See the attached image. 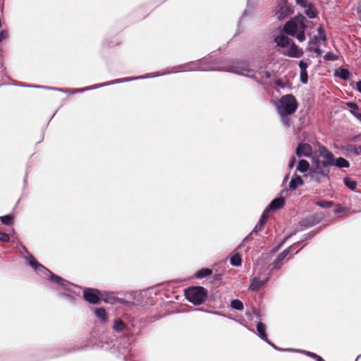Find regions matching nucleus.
Returning a JSON list of instances; mask_svg holds the SVG:
<instances>
[{
  "label": "nucleus",
  "mask_w": 361,
  "mask_h": 361,
  "mask_svg": "<svg viewBox=\"0 0 361 361\" xmlns=\"http://www.w3.org/2000/svg\"><path fill=\"white\" fill-rule=\"evenodd\" d=\"M314 358H315L317 361H324L320 356L317 355H314Z\"/></svg>",
  "instance_id": "nucleus-49"
},
{
  "label": "nucleus",
  "mask_w": 361,
  "mask_h": 361,
  "mask_svg": "<svg viewBox=\"0 0 361 361\" xmlns=\"http://www.w3.org/2000/svg\"><path fill=\"white\" fill-rule=\"evenodd\" d=\"M274 42L277 44L279 47L285 49L289 45L290 39L287 36L281 35L276 37L274 39Z\"/></svg>",
  "instance_id": "nucleus-12"
},
{
  "label": "nucleus",
  "mask_w": 361,
  "mask_h": 361,
  "mask_svg": "<svg viewBox=\"0 0 361 361\" xmlns=\"http://www.w3.org/2000/svg\"><path fill=\"white\" fill-rule=\"evenodd\" d=\"M334 75L343 80H348L350 78V72L348 69L339 68L335 70Z\"/></svg>",
  "instance_id": "nucleus-20"
},
{
  "label": "nucleus",
  "mask_w": 361,
  "mask_h": 361,
  "mask_svg": "<svg viewBox=\"0 0 361 361\" xmlns=\"http://www.w3.org/2000/svg\"><path fill=\"white\" fill-rule=\"evenodd\" d=\"M44 274H46L48 276H50V279H51V281H53L54 283H59V284H63V279H61V277L58 276H56L54 275V274H52L51 271H49V272H45Z\"/></svg>",
  "instance_id": "nucleus-26"
},
{
  "label": "nucleus",
  "mask_w": 361,
  "mask_h": 361,
  "mask_svg": "<svg viewBox=\"0 0 361 361\" xmlns=\"http://www.w3.org/2000/svg\"><path fill=\"white\" fill-rule=\"evenodd\" d=\"M185 295L188 301L194 305L203 303L207 298V292L203 287L195 286L185 290Z\"/></svg>",
  "instance_id": "nucleus-3"
},
{
  "label": "nucleus",
  "mask_w": 361,
  "mask_h": 361,
  "mask_svg": "<svg viewBox=\"0 0 361 361\" xmlns=\"http://www.w3.org/2000/svg\"><path fill=\"white\" fill-rule=\"evenodd\" d=\"M124 328V323L121 320H116L114 322V329L116 331H121Z\"/></svg>",
  "instance_id": "nucleus-33"
},
{
  "label": "nucleus",
  "mask_w": 361,
  "mask_h": 361,
  "mask_svg": "<svg viewBox=\"0 0 361 361\" xmlns=\"http://www.w3.org/2000/svg\"><path fill=\"white\" fill-rule=\"evenodd\" d=\"M324 58L325 60H328V61H335V60L338 59V56L330 51L327 52L324 55Z\"/></svg>",
  "instance_id": "nucleus-37"
},
{
  "label": "nucleus",
  "mask_w": 361,
  "mask_h": 361,
  "mask_svg": "<svg viewBox=\"0 0 361 361\" xmlns=\"http://www.w3.org/2000/svg\"><path fill=\"white\" fill-rule=\"evenodd\" d=\"M310 169V164L307 161L302 159L299 161L297 170L301 173L307 172Z\"/></svg>",
  "instance_id": "nucleus-21"
},
{
  "label": "nucleus",
  "mask_w": 361,
  "mask_h": 361,
  "mask_svg": "<svg viewBox=\"0 0 361 361\" xmlns=\"http://www.w3.org/2000/svg\"><path fill=\"white\" fill-rule=\"evenodd\" d=\"M310 63L311 61L310 59H307L306 61H300L298 63L300 72V81L303 84H306L307 82L308 75L307 72V68L309 67Z\"/></svg>",
  "instance_id": "nucleus-9"
},
{
  "label": "nucleus",
  "mask_w": 361,
  "mask_h": 361,
  "mask_svg": "<svg viewBox=\"0 0 361 361\" xmlns=\"http://www.w3.org/2000/svg\"><path fill=\"white\" fill-rule=\"evenodd\" d=\"M356 87L357 90L361 92V81H359L356 83Z\"/></svg>",
  "instance_id": "nucleus-48"
},
{
  "label": "nucleus",
  "mask_w": 361,
  "mask_h": 361,
  "mask_svg": "<svg viewBox=\"0 0 361 361\" xmlns=\"http://www.w3.org/2000/svg\"><path fill=\"white\" fill-rule=\"evenodd\" d=\"M319 152L320 156L324 159V161L321 162L322 166L327 168L329 166H331L334 160V154L323 146L319 147Z\"/></svg>",
  "instance_id": "nucleus-6"
},
{
  "label": "nucleus",
  "mask_w": 361,
  "mask_h": 361,
  "mask_svg": "<svg viewBox=\"0 0 361 361\" xmlns=\"http://www.w3.org/2000/svg\"><path fill=\"white\" fill-rule=\"evenodd\" d=\"M317 32H318V37L322 41H326V37L325 31L322 26L319 27V28L317 29Z\"/></svg>",
  "instance_id": "nucleus-34"
},
{
  "label": "nucleus",
  "mask_w": 361,
  "mask_h": 361,
  "mask_svg": "<svg viewBox=\"0 0 361 361\" xmlns=\"http://www.w3.org/2000/svg\"><path fill=\"white\" fill-rule=\"evenodd\" d=\"M305 17L299 15L287 22L283 27L285 32L289 35L295 37L299 42L305 40V29L306 27Z\"/></svg>",
  "instance_id": "nucleus-1"
},
{
  "label": "nucleus",
  "mask_w": 361,
  "mask_h": 361,
  "mask_svg": "<svg viewBox=\"0 0 361 361\" xmlns=\"http://www.w3.org/2000/svg\"><path fill=\"white\" fill-rule=\"evenodd\" d=\"M296 161V159L295 157H293L290 160V162L288 164V166L290 168V169H293V167L295 165V163Z\"/></svg>",
  "instance_id": "nucleus-43"
},
{
  "label": "nucleus",
  "mask_w": 361,
  "mask_h": 361,
  "mask_svg": "<svg viewBox=\"0 0 361 361\" xmlns=\"http://www.w3.org/2000/svg\"><path fill=\"white\" fill-rule=\"evenodd\" d=\"M292 13L293 10L286 1H282L276 6L275 15L279 20H283Z\"/></svg>",
  "instance_id": "nucleus-4"
},
{
  "label": "nucleus",
  "mask_w": 361,
  "mask_h": 361,
  "mask_svg": "<svg viewBox=\"0 0 361 361\" xmlns=\"http://www.w3.org/2000/svg\"><path fill=\"white\" fill-rule=\"evenodd\" d=\"M346 105L350 108V113L361 122V113L359 111L357 104L354 102H347Z\"/></svg>",
  "instance_id": "nucleus-14"
},
{
  "label": "nucleus",
  "mask_w": 361,
  "mask_h": 361,
  "mask_svg": "<svg viewBox=\"0 0 361 361\" xmlns=\"http://www.w3.org/2000/svg\"><path fill=\"white\" fill-rule=\"evenodd\" d=\"M275 83L277 86L281 88H285L289 86V83L288 82H283L281 80H277Z\"/></svg>",
  "instance_id": "nucleus-38"
},
{
  "label": "nucleus",
  "mask_w": 361,
  "mask_h": 361,
  "mask_svg": "<svg viewBox=\"0 0 361 361\" xmlns=\"http://www.w3.org/2000/svg\"><path fill=\"white\" fill-rule=\"evenodd\" d=\"M314 52H315L317 55H321V54H322V50H321L320 49H319V48L315 49Z\"/></svg>",
  "instance_id": "nucleus-50"
},
{
  "label": "nucleus",
  "mask_w": 361,
  "mask_h": 361,
  "mask_svg": "<svg viewBox=\"0 0 361 361\" xmlns=\"http://www.w3.org/2000/svg\"><path fill=\"white\" fill-rule=\"evenodd\" d=\"M303 185V180L300 176H295L289 183L290 188L291 190L296 189L298 186Z\"/></svg>",
  "instance_id": "nucleus-18"
},
{
  "label": "nucleus",
  "mask_w": 361,
  "mask_h": 361,
  "mask_svg": "<svg viewBox=\"0 0 361 361\" xmlns=\"http://www.w3.org/2000/svg\"><path fill=\"white\" fill-rule=\"evenodd\" d=\"M231 307L238 310H243L244 307L243 302L239 300H233L231 302Z\"/></svg>",
  "instance_id": "nucleus-24"
},
{
  "label": "nucleus",
  "mask_w": 361,
  "mask_h": 361,
  "mask_svg": "<svg viewBox=\"0 0 361 361\" xmlns=\"http://www.w3.org/2000/svg\"><path fill=\"white\" fill-rule=\"evenodd\" d=\"M317 205H318L320 207L322 208H328L331 207L333 205V202L331 201L327 200H322V201H317L316 202Z\"/></svg>",
  "instance_id": "nucleus-32"
},
{
  "label": "nucleus",
  "mask_w": 361,
  "mask_h": 361,
  "mask_svg": "<svg viewBox=\"0 0 361 361\" xmlns=\"http://www.w3.org/2000/svg\"><path fill=\"white\" fill-rule=\"evenodd\" d=\"M305 14L310 18H314L317 16L315 10L312 5H307V8L305 10Z\"/></svg>",
  "instance_id": "nucleus-27"
},
{
  "label": "nucleus",
  "mask_w": 361,
  "mask_h": 361,
  "mask_svg": "<svg viewBox=\"0 0 361 361\" xmlns=\"http://www.w3.org/2000/svg\"><path fill=\"white\" fill-rule=\"evenodd\" d=\"M345 211V209L341 207V206H336V209H334V212L336 214H338V213H341V212H343Z\"/></svg>",
  "instance_id": "nucleus-42"
},
{
  "label": "nucleus",
  "mask_w": 361,
  "mask_h": 361,
  "mask_svg": "<svg viewBox=\"0 0 361 361\" xmlns=\"http://www.w3.org/2000/svg\"><path fill=\"white\" fill-rule=\"evenodd\" d=\"M311 178L318 183H319L321 180H320V178L322 177L320 175H316L315 177L314 176H310Z\"/></svg>",
  "instance_id": "nucleus-45"
},
{
  "label": "nucleus",
  "mask_w": 361,
  "mask_h": 361,
  "mask_svg": "<svg viewBox=\"0 0 361 361\" xmlns=\"http://www.w3.org/2000/svg\"><path fill=\"white\" fill-rule=\"evenodd\" d=\"M13 221V216L11 215H6L1 217V221L3 224L6 225H10L11 224Z\"/></svg>",
  "instance_id": "nucleus-36"
},
{
  "label": "nucleus",
  "mask_w": 361,
  "mask_h": 361,
  "mask_svg": "<svg viewBox=\"0 0 361 361\" xmlns=\"http://www.w3.org/2000/svg\"><path fill=\"white\" fill-rule=\"evenodd\" d=\"M8 32H7L6 30H2V31L0 32V42H1L2 40H4V39H5L8 38Z\"/></svg>",
  "instance_id": "nucleus-40"
},
{
  "label": "nucleus",
  "mask_w": 361,
  "mask_h": 361,
  "mask_svg": "<svg viewBox=\"0 0 361 361\" xmlns=\"http://www.w3.org/2000/svg\"><path fill=\"white\" fill-rule=\"evenodd\" d=\"M29 264L38 272L45 273L49 272V270L44 266L40 264L34 257L30 256L28 258Z\"/></svg>",
  "instance_id": "nucleus-11"
},
{
  "label": "nucleus",
  "mask_w": 361,
  "mask_h": 361,
  "mask_svg": "<svg viewBox=\"0 0 361 361\" xmlns=\"http://www.w3.org/2000/svg\"><path fill=\"white\" fill-rule=\"evenodd\" d=\"M314 355L315 354L313 353H309V355L311 356L312 357H314Z\"/></svg>",
  "instance_id": "nucleus-51"
},
{
  "label": "nucleus",
  "mask_w": 361,
  "mask_h": 361,
  "mask_svg": "<svg viewBox=\"0 0 361 361\" xmlns=\"http://www.w3.org/2000/svg\"><path fill=\"white\" fill-rule=\"evenodd\" d=\"M267 212H268V210L266 209L264 213L262 214L259 221V230H262V228H263L264 224L266 223L267 219H268V216H267Z\"/></svg>",
  "instance_id": "nucleus-31"
},
{
  "label": "nucleus",
  "mask_w": 361,
  "mask_h": 361,
  "mask_svg": "<svg viewBox=\"0 0 361 361\" xmlns=\"http://www.w3.org/2000/svg\"><path fill=\"white\" fill-rule=\"evenodd\" d=\"M266 281H262L259 279L258 278H253L252 279L251 283L250 285L249 288L252 290L256 291L260 287H262L264 283Z\"/></svg>",
  "instance_id": "nucleus-17"
},
{
  "label": "nucleus",
  "mask_w": 361,
  "mask_h": 361,
  "mask_svg": "<svg viewBox=\"0 0 361 361\" xmlns=\"http://www.w3.org/2000/svg\"><path fill=\"white\" fill-rule=\"evenodd\" d=\"M95 314L102 321H105L106 319V311L104 308H97L95 310Z\"/></svg>",
  "instance_id": "nucleus-25"
},
{
  "label": "nucleus",
  "mask_w": 361,
  "mask_h": 361,
  "mask_svg": "<svg viewBox=\"0 0 361 361\" xmlns=\"http://www.w3.org/2000/svg\"><path fill=\"white\" fill-rule=\"evenodd\" d=\"M230 71H233L238 74H244L245 72L249 71V69L247 68H240L239 67H233L232 68L229 69Z\"/></svg>",
  "instance_id": "nucleus-35"
},
{
  "label": "nucleus",
  "mask_w": 361,
  "mask_h": 361,
  "mask_svg": "<svg viewBox=\"0 0 361 361\" xmlns=\"http://www.w3.org/2000/svg\"><path fill=\"white\" fill-rule=\"evenodd\" d=\"M230 262L233 266H240L242 263L240 255L238 253L235 254L231 257Z\"/></svg>",
  "instance_id": "nucleus-22"
},
{
  "label": "nucleus",
  "mask_w": 361,
  "mask_h": 361,
  "mask_svg": "<svg viewBox=\"0 0 361 361\" xmlns=\"http://www.w3.org/2000/svg\"><path fill=\"white\" fill-rule=\"evenodd\" d=\"M284 204V198L282 197L275 198L274 200L271 201L270 203L269 207L267 209V210L269 209H278L282 207Z\"/></svg>",
  "instance_id": "nucleus-13"
},
{
  "label": "nucleus",
  "mask_w": 361,
  "mask_h": 361,
  "mask_svg": "<svg viewBox=\"0 0 361 361\" xmlns=\"http://www.w3.org/2000/svg\"><path fill=\"white\" fill-rule=\"evenodd\" d=\"M344 183L351 190H355L357 185V182L350 178H345Z\"/></svg>",
  "instance_id": "nucleus-28"
},
{
  "label": "nucleus",
  "mask_w": 361,
  "mask_h": 361,
  "mask_svg": "<svg viewBox=\"0 0 361 361\" xmlns=\"http://www.w3.org/2000/svg\"><path fill=\"white\" fill-rule=\"evenodd\" d=\"M296 4L300 5V6L303 8H306L307 6V1L306 0H295Z\"/></svg>",
  "instance_id": "nucleus-41"
},
{
  "label": "nucleus",
  "mask_w": 361,
  "mask_h": 361,
  "mask_svg": "<svg viewBox=\"0 0 361 361\" xmlns=\"http://www.w3.org/2000/svg\"><path fill=\"white\" fill-rule=\"evenodd\" d=\"M282 54L289 57L300 58L303 55V51L293 42L289 47L283 50Z\"/></svg>",
  "instance_id": "nucleus-7"
},
{
  "label": "nucleus",
  "mask_w": 361,
  "mask_h": 361,
  "mask_svg": "<svg viewBox=\"0 0 361 361\" xmlns=\"http://www.w3.org/2000/svg\"><path fill=\"white\" fill-rule=\"evenodd\" d=\"M85 299L92 304H97L100 300V291L94 288H85L83 290Z\"/></svg>",
  "instance_id": "nucleus-5"
},
{
  "label": "nucleus",
  "mask_w": 361,
  "mask_h": 361,
  "mask_svg": "<svg viewBox=\"0 0 361 361\" xmlns=\"http://www.w3.org/2000/svg\"><path fill=\"white\" fill-rule=\"evenodd\" d=\"M293 248V246L286 249L285 250H283L281 253L282 255H283L285 256V257H287V255L290 253V250H292Z\"/></svg>",
  "instance_id": "nucleus-44"
},
{
  "label": "nucleus",
  "mask_w": 361,
  "mask_h": 361,
  "mask_svg": "<svg viewBox=\"0 0 361 361\" xmlns=\"http://www.w3.org/2000/svg\"><path fill=\"white\" fill-rule=\"evenodd\" d=\"M295 154L298 157H309L312 154V148L307 143H300L296 148Z\"/></svg>",
  "instance_id": "nucleus-8"
},
{
  "label": "nucleus",
  "mask_w": 361,
  "mask_h": 361,
  "mask_svg": "<svg viewBox=\"0 0 361 361\" xmlns=\"http://www.w3.org/2000/svg\"><path fill=\"white\" fill-rule=\"evenodd\" d=\"M346 152L353 155L361 154V145H348L345 147Z\"/></svg>",
  "instance_id": "nucleus-16"
},
{
  "label": "nucleus",
  "mask_w": 361,
  "mask_h": 361,
  "mask_svg": "<svg viewBox=\"0 0 361 361\" xmlns=\"http://www.w3.org/2000/svg\"><path fill=\"white\" fill-rule=\"evenodd\" d=\"M281 120L284 126H289L290 125V119L288 118V116L290 115V114H279Z\"/></svg>",
  "instance_id": "nucleus-29"
},
{
  "label": "nucleus",
  "mask_w": 361,
  "mask_h": 361,
  "mask_svg": "<svg viewBox=\"0 0 361 361\" xmlns=\"http://www.w3.org/2000/svg\"><path fill=\"white\" fill-rule=\"evenodd\" d=\"M331 166H334L338 168H348L350 166V163L343 157L334 158Z\"/></svg>",
  "instance_id": "nucleus-15"
},
{
  "label": "nucleus",
  "mask_w": 361,
  "mask_h": 361,
  "mask_svg": "<svg viewBox=\"0 0 361 361\" xmlns=\"http://www.w3.org/2000/svg\"><path fill=\"white\" fill-rule=\"evenodd\" d=\"M285 256L282 255V253L279 254L277 257V259L274 262V267L276 269H279L281 265L283 264V260L285 259Z\"/></svg>",
  "instance_id": "nucleus-30"
},
{
  "label": "nucleus",
  "mask_w": 361,
  "mask_h": 361,
  "mask_svg": "<svg viewBox=\"0 0 361 361\" xmlns=\"http://www.w3.org/2000/svg\"><path fill=\"white\" fill-rule=\"evenodd\" d=\"M357 14H358L359 19L361 20V4H360L358 5V7H357Z\"/></svg>",
  "instance_id": "nucleus-46"
},
{
  "label": "nucleus",
  "mask_w": 361,
  "mask_h": 361,
  "mask_svg": "<svg viewBox=\"0 0 361 361\" xmlns=\"http://www.w3.org/2000/svg\"><path fill=\"white\" fill-rule=\"evenodd\" d=\"M9 235L6 233L0 232V240L3 242H8L9 241Z\"/></svg>",
  "instance_id": "nucleus-39"
},
{
  "label": "nucleus",
  "mask_w": 361,
  "mask_h": 361,
  "mask_svg": "<svg viewBox=\"0 0 361 361\" xmlns=\"http://www.w3.org/2000/svg\"><path fill=\"white\" fill-rule=\"evenodd\" d=\"M259 224H258L255 228L253 229L252 233H257L258 231H259Z\"/></svg>",
  "instance_id": "nucleus-47"
},
{
  "label": "nucleus",
  "mask_w": 361,
  "mask_h": 361,
  "mask_svg": "<svg viewBox=\"0 0 361 361\" xmlns=\"http://www.w3.org/2000/svg\"><path fill=\"white\" fill-rule=\"evenodd\" d=\"M257 330L258 333V336L264 341L269 343L267 334H266V327L265 325L261 322L258 323L257 325Z\"/></svg>",
  "instance_id": "nucleus-19"
},
{
  "label": "nucleus",
  "mask_w": 361,
  "mask_h": 361,
  "mask_svg": "<svg viewBox=\"0 0 361 361\" xmlns=\"http://www.w3.org/2000/svg\"><path fill=\"white\" fill-rule=\"evenodd\" d=\"M276 106L278 114H293L298 109V103L293 94H288L281 97Z\"/></svg>",
  "instance_id": "nucleus-2"
},
{
  "label": "nucleus",
  "mask_w": 361,
  "mask_h": 361,
  "mask_svg": "<svg viewBox=\"0 0 361 361\" xmlns=\"http://www.w3.org/2000/svg\"><path fill=\"white\" fill-rule=\"evenodd\" d=\"M329 173V170L327 168L322 166V163H317L315 168L310 172V176H314L316 175H320L322 177H327Z\"/></svg>",
  "instance_id": "nucleus-10"
},
{
  "label": "nucleus",
  "mask_w": 361,
  "mask_h": 361,
  "mask_svg": "<svg viewBox=\"0 0 361 361\" xmlns=\"http://www.w3.org/2000/svg\"><path fill=\"white\" fill-rule=\"evenodd\" d=\"M212 274V269L205 268V269H202L199 270L196 273V276L197 278H204L205 276H208L211 275Z\"/></svg>",
  "instance_id": "nucleus-23"
}]
</instances>
